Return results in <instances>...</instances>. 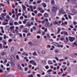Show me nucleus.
<instances>
[{"mask_svg": "<svg viewBox=\"0 0 77 77\" xmlns=\"http://www.w3.org/2000/svg\"><path fill=\"white\" fill-rule=\"evenodd\" d=\"M8 24V23L7 22H4L3 23V25H6Z\"/></svg>", "mask_w": 77, "mask_h": 77, "instance_id": "0e129e2a", "label": "nucleus"}, {"mask_svg": "<svg viewBox=\"0 0 77 77\" xmlns=\"http://www.w3.org/2000/svg\"><path fill=\"white\" fill-rule=\"evenodd\" d=\"M42 62L43 63H46V61L45 60H42Z\"/></svg>", "mask_w": 77, "mask_h": 77, "instance_id": "a19ab883", "label": "nucleus"}, {"mask_svg": "<svg viewBox=\"0 0 77 77\" xmlns=\"http://www.w3.org/2000/svg\"><path fill=\"white\" fill-rule=\"evenodd\" d=\"M54 58L55 59H56V60H57V61H58L59 60V58H58V57H54Z\"/></svg>", "mask_w": 77, "mask_h": 77, "instance_id": "c85d7f7f", "label": "nucleus"}, {"mask_svg": "<svg viewBox=\"0 0 77 77\" xmlns=\"http://www.w3.org/2000/svg\"><path fill=\"white\" fill-rule=\"evenodd\" d=\"M27 31L26 30H24L23 31V33H27Z\"/></svg>", "mask_w": 77, "mask_h": 77, "instance_id": "37998d69", "label": "nucleus"}, {"mask_svg": "<svg viewBox=\"0 0 77 77\" xmlns=\"http://www.w3.org/2000/svg\"><path fill=\"white\" fill-rule=\"evenodd\" d=\"M16 58L17 60H20V58L19 57V56H18V55H17L16 56Z\"/></svg>", "mask_w": 77, "mask_h": 77, "instance_id": "6ab92c4d", "label": "nucleus"}, {"mask_svg": "<svg viewBox=\"0 0 77 77\" xmlns=\"http://www.w3.org/2000/svg\"><path fill=\"white\" fill-rule=\"evenodd\" d=\"M69 38L70 42H72L74 40H75V38L71 37H69Z\"/></svg>", "mask_w": 77, "mask_h": 77, "instance_id": "7ed1b4c3", "label": "nucleus"}, {"mask_svg": "<svg viewBox=\"0 0 77 77\" xmlns=\"http://www.w3.org/2000/svg\"><path fill=\"white\" fill-rule=\"evenodd\" d=\"M72 12H73V14H77V11L75 10H72Z\"/></svg>", "mask_w": 77, "mask_h": 77, "instance_id": "ddd939ff", "label": "nucleus"}, {"mask_svg": "<svg viewBox=\"0 0 77 77\" xmlns=\"http://www.w3.org/2000/svg\"><path fill=\"white\" fill-rule=\"evenodd\" d=\"M44 20H45V21L47 22H48V19H44Z\"/></svg>", "mask_w": 77, "mask_h": 77, "instance_id": "e2e57ef3", "label": "nucleus"}, {"mask_svg": "<svg viewBox=\"0 0 77 77\" xmlns=\"http://www.w3.org/2000/svg\"><path fill=\"white\" fill-rule=\"evenodd\" d=\"M14 25H17V24H18V22H14Z\"/></svg>", "mask_w": 77, "mask_h": 77, "instance_id": "58836bf2", "label": "nucleus"}, {"mask_svg": "<svg viewBox=\"0 0 77 77\" xmlns=\"http://www.w3.org/2000/svg\"><path fill=\"white\" fill-rule=\"evenodd\" d=\"M32 65H33L34 66H36V65H37V64L35 61H34V63L32 64Z\"/></svg>", "mask_w": 77, "mask_h": 77, "instance_id": "5701e85b", "label": "nucleus"}, {"mask_svg": "<svg viewBox=\"0 0 77 77\" xmlns=\"http://www.w3.org/2000/svg\"><path fill=\"white\" fill-rule=\"evenodd\" d=\"M45 77H50V75H47L45 76Z\"/></svg>", "mask_w": 77, "mask_h": 77, "instance_id": "4d7b16f0", "label": "nucleus"}, {"mask_svg": "<svg viewBox=\"0 0 77 77\" xmlns=\"http://www.w3.org/2000/svg\"><path fill=\"white\" fill-rule=\"evenodd\" d=\"M14 47H12L11 48V53H14Z\"/></svg>", "mask_w": 77, "mask_h": 77, "instance_id": "423d86ee", "label": "nucleus"}, {"mask_svg": "<svg viewBox=\"0 0 77 77\" xmlns=\"http://www.w3.org/2000/svg\"><path fill=\"white\" fill-rule=\"evenodd\" d=\"M45 68H46V69H48L49 68V66H45Z\"/></svg>", "mask_w": 77, "mask_h": 77, "instance_id": "bb28decb", "label": "nucleus"}, {"mask_svg": "<svg viewBox=\"0 0 77 77\" xmlns=\"http://www.w3.org/2000/svg\"><path fill=\"white\" fill-rule=\"evenodd\" d=\"M51 3L52 5H54V0H52Z\"/></svg>", "mask_w": 77, "mask_h": 77, "instance_id": "72a5a7b5", "label": "nucleus"}, {"mask_svg": "<svg viewBox=\"0 0 77 77\" xmlns=\"http://www.w3.org/2000/svg\"><path fill=\"white\" fill-rule=\"evenodd\" d=\"M41 2H42V1L41 0L37 1L38 3H41Z\"/></svg>", "mask_w": 77, "mask_h": 77, "instance_id": "5fc2aeb1", "label": "nucleus"}, {"mask_svg": "<svg viewBox=\"0 0 77 77\" xmlns=\"http://www.w3.org/2000/svg\"><path fill=\"white\" fill-rule=\"evenodd\" d=\"M1 29L2 30V33H5V31L3 30V27L1 26Z\"/></svg>", "mask_w": 77, "mask_h": 77, "instance_id": "9b49d317", "label": "nucleus"}, {"mask_svg": "<svg viewBox=\"0 0 77 77\" xmlns=\"http://www.w3.org/2000/svg\"><path fill=\"white\" fill-rule=\"evenodd\" d=\"M3 42L4 44H7V43L6 42H5V41L4 40L3 41Z\"/></svg>", "mask_w": 77, "mask_h": 77, "instance_id": "338daca9", "label": "nucleus"}, {"mask_svg": "<svg viewBox=\"0 0 77 77\" xmlns=\"http://www.w3.org/2000/svg\"><path fill=\"white\" fill-rule=\"evenodd\" d=\"M38 10H39V11H40L41 13H43V12H44V10H42V8H38Z\"/></svg>", "mask_w": 77, "mask_h": 77, "instance_id": "20e7f679", "label": "nucleus"}, {"mask_svg": "<svg viewBox=\"0 0 77 77\" xmlns=\"http://www.w3.org/2000/svg\"><path fill=\"white\" fill-rule=\"evenodd\" d=\"M38 17H41L42 16V14L41 13H38Z\"/></svg>", "mask_w": 77, "mask_h": 77, "instance_id": "79ce46f5", "label": "nucleus"}, {"mask_svg": "<svg viewBox=\"0 0 77 77\" xmlns=\"http://www.w3.org/2000/svg\"><path fill=\"white\" fill-rule=\"evenodd\" d=\"M47 35L48 38H51V36L50 35V34H47Z\"/></svg>", "mask_w": 77, "mask_h": 77, "instance_id": "b1692460", "label": "nucleus"}, {"mask_svg": "<svg viewBox=\"0 0 77 77\" xmlns=\"http://www.w3.org/2000/svg\"><path fill=\"white\" fill-rule=\"evenodd\" d=\"M1 16L3 18H4V17H5V14H1Z\"/></svg>", "mask_w": 77, "mask_h": 77, "instance_id": "3c124183", "label": "nucleus"}, {"mask_svg": "<svg viewBox=\"0 0 77 77\" xmlns=\"http://www.w3.org/2000/svg\"><path fill=\"white\" fill-rule=\"evenodd\" d=\"M65 14V12L64 11V10H63V9L62 8H61L60 9L59 11V15H61V14Z\"/></svg>", "mask_w": 77, "mask_h": 77, "instance_id": "f03ea898", "label": "nucleus"}, {"mask_svg": "<svg viewBox=\"0 0 77 77\" xmlns=\"http://www.w3.org/2000/svg\"><path fill=\"white\" fill-rule=\"evenodd\" d=\"M12 39H9V40H8V42H12Z\"/></svg>", "mask_w": 77, "mask_h": 77, "instance_id": "603ef678", "label": "nucleus"}, {"mask_svg": "<svg viewBox=\"0 0 77 77\" xmlns=\"http://www.w3.org/2000/svg\"><path fill=\"white\" fill-rule=\"evenodd\" d=\"M75 2L76 1H75V0H72L71 1V2L72 3H75Z\"/></svg>", "mask_w": 77, "mask_h": 77, "instance_id": "393cba45", "label": "nucleus"}, {"mask_svg": "<svg viewBox=\"0 0 77 77\" xmlns=\"http://www.w3.org/2000/svg\"><path fill=\"white\" fill-rule=\"evenodd\" d=\"M60 28H59L58 29V30L57 33H59L60 32Z\"/></svg>", "mask_w": 77, "mask_h": 77, "instance_id": "6e6d98bb", "label": "nucleus"}, {"mask_svg": "<svg viewBox=\"0 0 77 77\" xmlns=\"http://www.w3.org/2000/svg\"><path fill=\"white\" fill-rule=\"evenodd\" d=\"M52 44L56 47H58V45H59V44L57 43H52Z\"/></svg>", "mask_w": 77, "mask_h": 77, "instance_id": "39448f33", "label": "nucleus"}, {"mask_svg": "<svg viewBox=\"0 0 77 77\" xmlns=\"http://www.w3.org/2000/svg\"><path fill=\"white\" fill-rule=\"evenodd\" d=\"M31 26V25L29 23H27L26 24V27H29Z\"/></svg>", "mask_w": 77, "mask_h": 77, "instance_id": "f8f14e48", "label": "nucleus"}, {"mask_svg": "<svg viewBox=\"0 0 77 77\" xmlns=\"http://www.w3.org/2000/svg\"><path fill=\"white\" fill-rule=\"evenodd\" d=\"M32 8L33 9H36V6H34Z\"/></svg>", "mask_w": 77, "mask_h": 77, "instance_id": "a18cd8bd", "label": "nucleus"}, {"mask_svg": "<svg viewBox=\"0 0 77 77\" xmlns=\"http://www.w3.org/2000/svg\"><path fill=\"white\" fill-rule=\"evenodd\" d=\"M68 15L69 18V19L71 20V19L72 18V17H70V15H72V14L70 13H68Z\"/></svg>", "mask_w": 77, "mask_h": 77, "instance_id": "0eeeda50", "label": "nucleus"}, {"mask_svg": "<svg viewBox=\"0 0 77 77\" xmlns=\"http://www.w3.org/2000/svg\"><path fill=\"white\" fill-rule=\"evenodd\" d=\"M64 16L65 17L66 20L68 19V17H67V15H66V14H65Z\"/></svg>", "mask_w": 77, "mask_h": 77, "instance_id": "4be33fe9", "label": "nucleus"}, {"mask_svg": "<svg viewBox=\"0 0 77 77\" xmlns=\"http://www.w3.org/2000/svg\"><path fill=\"white\" fill-rule=\"evenodd\" d=\"M57 5H54L52 7V12H55L57 11Z\"/></svg>", "mask_w": 77, "mask_h": 77, "instance_id": "f257e3e1", "label": "nucleus"}, {"mask_svg": "<svg viewBox=\"0 0 77 77\" xmlns=\"http://www.w3.org/2000/svg\"><path fill=\"white\" fill-rule=\"evenodd\" d=\"M34 62L35 61L34 60H31L29 61V63H32L33 64Z\"/></svg>", "mask_w": 77, "mask_h": 77, "instance_id": "f3484780", "label": "nucleus"}, {"mask_svg": "<svg viewBox=\"0 0 77 77\" xmlns=\"http://www.w3.org/2000/svg\"><path fill=\"white\" fill-rule=\"evenodd\" d=\"M22 15H23L24 16V17L25 18H27V16H26L24 15V14H23Z\"/></svg>", "mask_w": 77, "mask_h": 77, "instance_id": "4c0bfd02", "label": "nucleus"}, {"mask_svg": "<svg viewBox=\"0 0 77 77\" xmlns=\"http://www.w3.org/2000/svg\"><path fill=\"white\" fill-rule=\"evenodd\" d=\"M1 55L2 56H5L6 54V53L5 52H2L1 54Z\"/></svg>", "mask_w": 77, "mask_h": 77, "instance_id": "aec40b11", "label": "nucleus"}, {"mask_svg": "<svg viewBox=\"0 0 77 77\" xmlns=\"http://www.w3.org/2000/svg\"><path fill=\"white\" fill-rule=\"evenodd\" d=\"M21 14V13H19V14H17V17L16 18H15V20H18V17L19 16V15H20Z\"/></svg>", "mask_w": 77, "mask_h": 77, "instance_id": "1a4fd4ad", "label": "nucleus"}, {"mask_svg": "<svg viewBox=\"0 0 77 77\" xmlns=\"http://www.w3.org/2000/svg\"><path fill=\"white\" fill-rule=\"evenodd\" d=\"M23 28H24V26L23 25H21L20 26V29H22Z\"/></svg>", "mask_w": 77, "mask_h": 77, "instance_id": "c03bdc74", "label": "nucleus"}, {"mask_svg": "<svg viewBox=\"0 0 77 77\" xmlns=\"http://www.w3.org/2000/svg\"><path fill=\"white\" fill-rule=\"evenodd\" d=\"M17 66L18 67V68L20 69H21V66H20V65L18 64L17 65Z\"/></svg>", "mask_w": 77, "mask_h": 77, "instance_id": "c9c22d12", "label": "nucleus"}, {"mask_svg": "<svg viewBox=\"0 0 77 77\" xmlns=\"http://www.w3.org/2000/svg\"><path fill=\"white\" fill-rule=\"evenodd\" d=\"M7 18L8 19H10V17H9V15H7Z\"/></svg>", "mask_w": 77, "mask_h": 77, "instance_id": "69168bd1", "label": "nucleus"}, {"mask_svg": "<svg viewBox=\"0 0 77 77\" xmlns=\"http://www.w3.org/2000/svg\"><path fill=\"white\" fill-rule=\"evenodd\" d=\"M15 29H16V31H17V30H18L19 29V28L18 27H15Z\"/></svg>", "mask_w": 77, "mask_h": 77, "instance_id": "bf43d9fd", "label": "nucleus"}, {"mask_svg": "<svg viewBox=\"0 0 77 77\" xmlns=\"http://www.w3.org/2000/svg\"><path fill=\"white\" fill-rule=\"evenodd\" d=\"M3 47L4 48H8V46L4 45L3 46Z\"/></svg>", "mask_w": 77, "mask_h": 77, "instance_id": "cd10ccee", "label": "nucleus"}, {"mask_svg": "<svg viewBox=\"0 0 77 77\" xmlns=\"http://www.w3.org/2000/svg\"><path fill=\"white\" fill-rule=\"evenodd\" d=\"M11 64L13 66H14L15 65V63H12Z\"/></svg>", "mask_w": 77, "mask_h": 77, "instance_id": "8fccbe9b", "label": "nucleus"}, {"mask_svg": "<svg viewBox=\"0 0 77 77\" xmlns=\"http://www.w3.org/2000/svg\"><path fill=\"white\" fill-rule=\"evenodd\" d=\"M44 16L45 17H48V14L47 13H45L44 14Z\"/></svg>", "mask_w": 77, "mask_h": 77, "instance_id": "2f4dec72", "label": "nucleus"}, {"mask_svg": "<svg viewBox=\"0 0 77 77\" xmlns=\"http://www.w3.org/2000/svg\"><path fill=\"white\" fill-rule=\"evenodd\" d=\"M24 59H25V60H26V62H29V59H27V57H24Z\"/></svg>", "mask_w": 77, "mask_h": 77, "instance_id": "2eb2a0df", "label": "nucleus"}, {"mask_svg": "<svg viewBox=\"0 0 77 77\" xmlns=\"http://www.w3.org/2000/svg\"><path fill=\"white\" fill-rule=\"evenodd\" d=\"M60 70L62 73L63 72V69H60Z\"/></svg>", "mask_w": 77, "mask_h": 77, "instance_id": "052dcab7", "label": "nucleus"}, {"mask_svg": "<svg viewBox=\"0 0 77 77\" xmlns=\"http://www.w3.org/2000/svg\"><path fill=\"white\" fill-rule=\"evenodd\" d=\"M62 77H65V76H66V75L65 74V73H63V75H62Z\"/></svg>", "mask_w": 77, "mask_h": 77, "instance_id": "e433bc0d", "label": "nucleus"}, {"mask_svg": "<svg viewBox=\"0 0 77 77\" xmlns=\"http://www.w3.org/2000/svg\"><path fill=\"white\" fill-rule=\"evenodd\" d=\"M23 12L24 14L26 13V11L24 10H23Z\"/></svg>", "mask_w": 77, "mask_h": 77, "instance_id": "864d4df0", "label": "nucleus"}, {"mask_svg": "<svg viewBox=\"0 0 77 77\" xmlns=\"http://www.w3.org/2000/svg\"><path fill=\"white\" fill-rule=\"evenodd\" d=\"M22 8L23 9H26V7L24 5H22Z\"/></svg>", "mask_w": 77, "mask_h": 77, "instance_id": "473e14b6", "label": "nucleus"}, {"mask_svg": "<svg viewBox=\"0 0 77 77\" xmlns=\"http://www.w3.org/2000/svg\"><path fill=\"white\" fill-rule=\"evenodd\" d=\"M40 38L41 36H40L38 35L37 36V39H40Z\"/></svg>", "mask_w": 77, "mask_h": 77, "instance_id": "ea45409f", "label": "nucleus"}, {"mask_svg": "<svg viewBox=\"0 0 77 77\" xmlns=\"http://www.w3.org/2000/svg\"><path fill=\"white\" fill-rule=\"evenodd\" d=\"M41 53L42 54H45V51L44 50H43L41 51Z\"/></svg>", "mask_w": 77, "mask_h": 77, "instance_id": "dca6fc26", "label": "nucleus"}, {"mask_svg": "<svg viewBox=\"0 0 77 77\" xmlns=\"http://www.w3.org/2000/svg\"><path fill=\"white\" fill-rule=\"evenodd\" d=\"M54 24H57V22L56 21H55L54 23Z\"/></svg>", "mask_w": 77, "mask_h": 77, "instance_id": "680f3d73", "label": "nucleus"}, {"mask_svg": "<svg viewBox=\"0 0 77 77\" xmlns=\"http://www.w3.org/2000/svg\"><path fill=\"white\" fill-rule=\"evenodd\" d=\"M32 54L34 56H37V54H36V52L33 53H32Z\"/></svg>", "mask_w": 77, "mask_h": 77, "instance_id": "c756f323", "label": "nucleus"}, {"mask_svg": "<svg viewBox=\"0 0 77 77\" xmlns=\"http://www.w3.org/2000/svg\"><path fill=\"white\" fill-rule=\"evenodd\" d=\"M48 63L49 64H50L51 65H52V64H53V63L51 61H48Z\"/></svg>", "mask_w": 77, "mask_h": 77, "instance_id": "412c9836", "label": "nucleus"}, {"mask_svg": "<svg viewBox=\"0 0 77 77\" xmlns=\"http://www.w3.org/2000/svg\"><path fill=\"white\" fill-rule=\"evenodd\" d=\"M33 76L32 75H30L28 76V77H33Z\"/></svg>", "mask_w": 77, "mask_h": 77, "instance_id": "774afa93", "label": "nucleus"}, {"mask_svg": "<svg viewBox=\"0 0 77 77\" xmlns=\"http://www.w3.org/2000/svg\"><path fill=\"white\" fill-rule=\"evenodd\" d=\"M64 59H60L59 60V62H62V61H63Z\"/></svg>", "mask_w": 77, "mask_h": 77, "instance_id": "09e8293b", "label": "nucleus"}, {"mask_svg": "<svg viewBox=\"0 0 77 77\" xmlns=\"http://www.w3.org/2000/svg\"><path fill=\"white\" fill-rule=\"evenodd\" d=\"M45 26H46V27H50V26L49 25V23H48L45 24Z\"/></svg>", "mask_w": 77, "mask_h": 77, "instance_id": "6e6552de", "label": "nucleus"}, {"mask_svg": "<svg viewBox=\"0 0 77 77\" xmlns=\"http://www.w3.org/2000/svg\"><path fill=\"white\" fill-rule=\"evenodd\" d=\"M58 47L59 48H60V47L61 48H63V45H59L58 44Z\"/></svg>", "mask_w": 77, "mask_h": 77, "instance_id": "4468645a", "label": "nucleus"}, {"mask_svg": "<svg viewBox=\"0 0 77 77\" xmlns=\"http://www.w3.org/2000/svg\"><path fill=\"white\" fill-rule=\"evenodd\" d=\"M73 23L74 25H75V24H77V22H76V21H73Z\"/></svg>", "mask_w": 77, "mask_h": 77, "instance_id": "de8ad7c7", "label": "nucleus"}, {"mask_svg": "<svg viewBox=\"0 0 77 77\" xmlns=\"http://www.w3.org/2000/svg\"><path fill=\"white\" fill-rule=\"evenodd\" d=\"M29 8L31 9L30 11H32V12H33V7L32 5H30L29 6Z\"/></svg>", "mask_w": 77, "mask_h": 77, "instance_id": "9d476101", "label": "nucleus"}, {"mask_svg": "<svg viewBox=\"0 0 77 77\" xmlns=\"http://www.w3.org/2000/svg\"><path fill=\"white\" fill-rule=\"evenodd\" d=\"M42 6H43V7H45V8L46 7V4L45 3H43L42 4Z\"/></svg>", "mask_w": 77, "mask_h": 77, "instance_id": "a211bd4d", "label": "nucleus"}, {"mask_svg": "<svg viewBox=\"0 0 77 77\" xmlns=\"http://www.w3.org/2000/svg\"><path fill=\"white\" fill-rule=\"evenodd\" d=\"M53 70L52 69H50L47 71L48 72H52Z\"/></svg>", "mask_w": 77, "mask_h": 77, "instance_id": "a878e982", "label": "nucleus"}, {"mask_svg": "<svg viewBox=\"0 0 77 77\" xmlns=\"http://www.w3.org/2000/svg\"><path fill=\"white\" fill-rule=\"evenodd\" d=\"M6 38H8V36H6V35H4V39H5Z\"/></svg>", "mask_w": 77, "mask_h": 77, "instance_id": "7c9ffc66", "label": "nucleus"}, {"mask_svg": "<svg viewBox=\"0 0 77 77\" xmlns=\"http://www.w3.org/2000/svg\"><path fill=\"white\" fill-rule=\"evenodd\" d=\"M23 50H24V49L23 48H21L20 49V51H23Z\"/></svg>", "mask_w": 77, "mask_h": 77, "instance_id": "13d9d810", "label": "nucleus"}, {"mask_svg": "<svg viewBox=\"0 0 77 77\" xmlns=\"http://www.w3.org/2000/svg\"><path fill=\"white\" fill-rule=\"evenodd\" d=\"M35 14H37L38 13V11L37 10H35L33 11Z\"/></svg>", "mask_w": 77, "mask_h": 77, "instance_id": "49530a36", "label": "nucleus"}, {"mask_svg": "<svg viewBox=\"0 0 77 77\" xmlns=\"http://www.w3.org/2000/svg\"><path fill=\"white\" fill-rule=\"evenodd\" d=\"M28 44L30 45H33V44H32V43L31 42H28Z\"/></svg>", "mask_w": 77, "mask_h": 77, "instance_id": "f704fd0d", "label": "nucleus"}]
</instances>
